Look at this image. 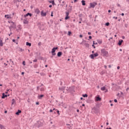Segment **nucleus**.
I'll list each match as a JSON object with an SVG mask.
<instances>
[{"instance_id": "obj_1", "label": "nucleus", "mask_w": 129, "mask_h": 129, "mask_svg": "<svg viewBox=\"0 0 129 129\" xmlns=\"http://www.w3.org/2000/svg\"><path fill=\"white\" fill-rule=\"evenodd\" d=\"M101 55L105 56V57H108V52L105 49H102L101 50Z\"/></svg>"}, {"instance_id": "obj_2", "label": "nucleus", "mask_w": 129, "mask_h": 129, "mask_svg": "<svg viewBox=\"0 0 129 129\" xmlns=\"http://www.w3.org/2000/svg\"><path fill=\"white\" fill-rule=\"evenodd\" d=\"M35 126H37V127H40V126H43V122L40 120H38L35 124Z\"/></svg>"}, {"instance_id": "obj_3", "label": "nucleus", "mask_w": 129, "mask_h": 129, "mask_svg": "<svg viewBox=\"0 0 129 129\" xmlns=\"http://www.w3.org/2000/svg\"><path fill=\"white\" fill-rule=\"evenodd\" d=\"M56 50H58V47H53L52 49V50H51L52 56H56V52H56Z\"/></svg>"}, {"instance_id": "obj_4", "label": "nucleus", "mask_w": 129, "mask_h": 129, "mask_svg": "<svg viewBox=\"0 0 129 129\" xmlns=\"http://www.w3.org/2000/svg\"><path fill=\"white\" fill-rule=\"evenodd\" d=\"M9 23H11V24H13V25H11L10 27H9V29L10 30V31H12V29H13V28H16V24H15V23L13 22H9Z\"/></svg>"}, {"instance_id": "obj_5", "label": "nucleus", "mask_w": 129, "mask_h": 129, "mask_svg": "<svg viewBox=\"0 0 129 129\" xmlns=\"http://www.w3.org/2000/svg\"><path fill=\"white\" fill-rule=\"evenodd\" d=\"M96 5V3H90V7L88 8V9H91V8H93V9H94V8H95Z\"/></svg>"}, {"instance_id": "obj_6", "label": "nucleus", "mask_w": 129, "mask_h": 129, "mask_svg": "<svg viewBox=\"0 0 129 129\" xmlns=\"http://www.w3.org/2000/svg\"><path fill=\"white\" fill-rule=\"evenodd\" d=\"M92 110H93V112H95V113H97V112H98V109L96 107H94Z\"/></svg>"}, {"instance_id": "obj_7", "label": "nucleus", "mask_w": 129, "mask_h": 129, "mask_svg": "<svg viewBox=\"0 0 129 129\" xmlns=\"http://www.w3.org/2000/svg\"><path fill=\"white\" fill-rule=\"evenodd\" d=\"M66 90H67V91H69V92H71L72 91H73V87H70L69 88L67 87Z\"/></svg>"}, {"instance_id": "obj_8", "label": "nucleus", "mask_w": 129, "mask_h": 129, "mask_svg": "<svg viewBox=\"0 0 129 129\" xmlns=\"http://www.w3.org/2000/svg\"><path fill=\"white\" fill-rule=\"evenodd\" d=\"M66 18H65V20H68V19H69V12H66Z\"/></svg>"}, {"instance_id": "obj_9", "label": "nucleus", "mask_w": 129, "mask_h": 129, "mask_svg": "<svg viewBox=\"0 0 129 129\" xmlns=\"http://www.w3.org/2000/svg\"><path fill=\"white\" fill-rule=\"evenodd\" d=\"M96 101H101V98L99 97V96L96 97Z\"/></svg>"}, {"instance_id": "obj_10", "label": "nucleus", "mask_w": 129, "mask_h": 129, "mask_svg": "<svg viewBox=\"0 0 129 129\" xmlns=\"http://www.w3.org/2000/svg\"><path fill=\"white\" fill-rule=\"evenodd\" d=\"M46 15H47V13H44V12H43V11L41 12V16L42 17H46Z\"/></svg>"}, {"instance_id": "obj_11", "label": "nucleus", "mask_w": 129, "mask_h": 129, "mask_svg": "<svg viewBox=\"0 0 129 129\" xmlns=\"http://www.w3.org/2000/svg\"><path fill=\"white\" fill-rule=\"evenodd\" d=\"M6 97H8V95H6V94H5V93H3L2 94V98L4 99V98H6Z\"/></svg>"}, {"instance_id": "obj_12", "label": "nucleus", "mask_w": 129, "mask_h": 129, "mask_svg": "<svg viewBox=\"0 0 129 129\" xmlns=\"http://www.w3.org/2000/svg\"><path fill=\"white\" fill-rule=\"evenodd\" d=\"M86 101L87 103H92V102H93V100L91 99H87Z\"/></svg>"}, {"instance_id": "obj_13", "label": "nucleus", "mask_w": 129, "mask_h": 129, "mask_svg": "<svg viewBox=\"0 0 129 129\" xmlns=\"http://www.w3.org/2000/svg\"><path fill=\"white\" fill-rule=\"evenodd\" d=\"M3 45L4 43H3V39H2V38L0 37V46L3 47Z\"/></svg>"}, {"instance_id": "obj_14", "label": "nucleus", "mask_w": 129, "mask_h": 129, "mask_svg": "<svg viewBox=\"0 0 129 129\" xmlns=\"http://www.w3.org/2000/svg\"><path fill=\"white\" fill-rule=\"evenodd\" d=\"M23 23H24V24H29V21H28V20H27V19H24V20H23Z\"/></svg>"}, {"instance_id": "obj_15", "label": "nucleus", "mask_w": 129, "mask_h": 129, "mask_svg": "<svg viewBox=\"0 0 129 129\" xmlns=\"http://www.w3.org/2000/svg\"><path fill=\"white\" fill-rule=\"evenodd\" d=\"M123 42V40H119L118 43V45H119V46H121V44H122Z\"/></svg>"}, {"instance_id": "obj_16", "label": "nucleus", "mask_w": 129, "mask_h": 129, "mask_svg": "<svg viewBox=\"0 0 129 129\" xmlns=\"http://www.w3.org/2000/svg\"><path fill=\"white\" fill-rule=\"evenodd\" d=\"M21 112H22V111L21 110H18V111L16 113V115H19Z\"/></svg>"}, {"instance_id": "obj_17", "label": "nucleus", "mask_w": 129, "mask_h": 129, "mask_svg": "<svg viewBox=\"0 0 129 129\" xmlns=\"http://www.w3.org/2000/svg\"><path fill=\"white\" fill-rule=\"evenodd\" d=\"M35 14H39V13H40V10H39V9H35Z\"/></svg>"}, {"instance_id": "obj_18", "label": "nucleus", "mask_w": 129, "mask_h": 129, "mask_svg": "<svg viewBox=\"0 0 129 129\" xmlns=\"http://www.w3.org/2000/svg\"><path fill=\"white\" fill-rule=\"evenodd\" d=\"M62 56V52L59 51L57 53V57H61Z\"/></svg>"}, {"instance_id": "obj_19", "label": "nucleus", "mask_w": 129, "mask_h": 129, "mask_svg": "<svg viewBox=\"0 0 129 129\" xmlns=\"http://www.w3.org/2000/svg\"><path fill=\"white\" fill-rule=\"evenodd\" d=\"M28 16H30V17H32V14L30 13H27V14L25 15H24V17H28Z\"/></svg>"}, {"instance_id": "obj_20", "label": "nucleus", "mask_w": 129, "mask_h": 129, "mask_svg": "<svg viewBox=\"0 0 129 129\" xmlns=\"http://www.w3.org/2000/svg\"><path fill=\"white\" fill-rule=\"evenodd\" d=\"M65 88H66L65 87H63L62 88H59V90H61V91H63L65 90Z\"/></svg>"}, {"instance_id": "obj_21", "label": "nucleus", "mask_w": 129, "mask_h": 129, "mask_svg": "<svg viewBox=\"0 0 129 129\" xmlns=\"http://www.w3.org/2000/svg\"><path fill=\"white\" fill-rule=\"evenodd\" d=\"M82 4V6H85L86 5V4L85 3V1L83 0L81 2Z\"/></svg>"}, {"instance_id": "obj_22", "label": "nucleus", "mask_w": 129, "mask_h": 129, "mask_svg": "<svg viewBox=\"0 0 129 129\" xmlns=\"http://www.w3.org/2000/svg\"><path fill=\"white\" fill-rule=\"evenodd\" d=\"M85 47H86L87 48H89V44L87 43H85L84 44Z\"/></svg>"}, {"instance_id": "obj_23", "label": "nucleus", "mask_w": 129, "mask_h": 129, "mask_svg": "<svg viewBox=\"0 0 129 129\" xmlns=\"http://www.w3.org/2000/svg\"><path fill=\"white\" fill-rule=\"evenodd\" d=\"M49 3H50V4H52V5L53 6H54V5H55V2L54 1H49Z\"/></svg>"}, {"instance_id": "obj_24", "label": "nucleus", "mask_w": 129, "mask_h": 129, "mask_svg": "<svg viewBox=\"0 0 129 129\" xmlns=\"http://www.w3.org/2000/svg\"><path fill=\"white\" fill-rule=\"evenodd\" d=\"M26 46H29V47H31V46H32V44L29 42H26Z\"/></svg>"}, {"instance_id": "obj_25", "label": "nucleus", "mask_w": 129, "mask_h": 129, "mask_svg": "<svg viewBox=\"0 0 129 129\" xmlns=\"http://www.w3.org/2000/svg\"><path fill=\"white\" fill-rule=\"evenodd\" d=\"M43 97H44V95H40L38 96V98H39V99H42V98Z\"/></svg>"}, {"instance_id": "obj_26", "label": "nucleus", "mask_w": 129, "mask_h": 129, "mask_svg": "<svg viewBox=\"0 0 129 129\" xmlns=\"http://www.w3.org/2000/svg\"><path fill=\"white\" fill-rule=\"evenodd\" d=\"M90 57L91 58V59H94V55L93 54H91V55H90Z\"/></svg>"}, {"instance_id": "obj_27", "label": "nucleus", "mask_w": 129, "mask_h": 129, "mask_svg": "<svg viewBox=\"0 0 129 129\" xmlns=\"http://www.w3.org/2000/svg\"><path fill=\"white\" fill-rule=\"evenodd\" d=\"M105 87H103L102 88H101V90H102V91H104V90H105Z\"/></svg>"}, {"instance_id": "obj_28", "label": "nucleus", "mask_w": 129, "mask_h": 129, "mask_svg": "<svg viewBox=\"0 0 129 129\" xmlns=\"http://www.w3.org/2000/svg\"><path fill=\"white\" fill-rule=\"evenodd\" d=\"M83 97H88V95L85 94H83L82 95Z\"/></svg>"}, {"instance_id": "obj_29", "label": "nucleus", "mask_w": 129, "mask_h": 129, "mask_svg": "<svg viewBox=\"0 0 129 129\" xmlns=\"http://www.w3.org/2000/svg\"><path fill=\"white\" fill-rule=\"evenodd\" d=\"M93 54L94 55V57H97V56H98V53H97Z\"/></svg>"}, {"instance_id": "obj_30", "label": "nucleus", "mask_w": 129, "mask_h": 129, "mask_svg": "<svg viewBox=\"0 0 129 129\" xmlns=\"http://www.w3.org/2000/svg\"><path fill=\"white\" fill-rule=\"evenodd\" d=\"M16 102V100H15L14 99H12V104H14V103Z\"/></svg>"}, {"instance_id": "obj_31", "label": "nucleus", "mask_w": 129, "mask_h": 129, "mask_svg": "<svg viewBox=\"0 0 129 129\" xmlns=\"http://www.w3.org/2000/svg\"><path fill=\"white\" fill-rule=\"evenodd\" d=\"M71 34H72V32H71V31H69L68 32V35L69 36H71Z\"/></svg>"}, {"instance_id": "obj_32", "label": "nucleus", "mask_w": 129, "mask_h": 129, "mask_svg": "<svg viewBox=\"0 0 129 129\" xmlns=\"http://www.w3.org/2000/svg\"><path fill=\"white\" fill-rule=\"evenodd\" d=\"M44 90H45V89L44 88H40V91H44Z\"/></svg>"}, {"instance_id": "obj_33", "label": "nucleus", "mask_w": 129, "mask_h": 129, "mask_svg": "<svg viewBox=\"0 0 129 129\" xmlns=\"http://www.w3.org/2000/svg\"><path fill=\"white\" fill-rule=\"evenodd\" d=\"M105 26H106L107 27H108V26H109V22H107V23L105 24Z\"/></svg>"}, {"instance_id": "obj_34", "label": "nucleus", "mask_w": 129, "mask_h": 129, "mask_svg": "<svg viewBox=\"0 0 129 129\" xmlns=\"http://www.w3.org/2000/svg\"><path fill=\"white\" fill-rule=\"evenodd\" d=\"M22 64H23V65H24V66H26V61H23L22 62Z\"/></svg>"}, {"instance_id": "obj_35", "label": "nucleus", "mask_w": 129, "mask_h": 129, "mask_svg": "<svg viewBox=\"0 0 129 129\" xmlns=\"http://www.w3.org/2000/svg\"><path fill=\"white\" fill-rule=\"evenodd\" d=\"M3 127H4V126H3V125L0 124V129H3Z\"/></svg>"}, {"instance_id": "obj_36", "label": "nucleus", "mask_w": 129, "mask_h": 129, "mask_svg": "<svg viewBox=\"0 0 129 129\" xmlns=\"http://www.w3.org/2000/svg\"><path fill=\"white\" fill-rule=\"evenodd\" d=\"M34 68H37V67H38V64H35L34 66Z\"/></svg>"}, {"instance_id": "obj_37", "label": "nucleus", "mask_w": 129, "mask_h": 129, "mask_svg": "<svg viewBox=\"0 0 129 129\" xmlns=\"http://www.w3.org/2000/svg\"><path fill=\"white\" fill-rule=\"evenodd\" d=\"M19 51H20L21 52H23V51H24V49H23L22 48H20Z\"/></svg>"}, {"instance_id": "obj_38", "label": "nucleus", "mask_w": 129, "mask_h": 129, "mask_svg": "<svg viewBox=\"0 0 129 129\" xmlns=\"http://www.w3.org/2000/svg\"><path fill=\"white\" fill-rule=\"evenodd\" d=\"M98 43L99 44H101V43H102V41H98Z\"/></svg>"}, {"instance_id": "obj_39", "label": "nucleus", "mask_w": 129, "mask_h": 129, "mask_svg": "<svg viewBox=\"0 0 129 129\" xmlns=\"http://www.w3.org/2000/svg\"><path fill=\"white\" fill-rule=\"evenodd\" d=\"M36 104L37 105H39V104H40V103H39V102H37L36 103Z\"/></svg>"}, {"instance_id": "obj_40", "label": "nucleus", "mask_w": 129, "mask_h": 129, "mask_svg": "<svg viewBox=\"0 0 129 129\" xmlns=\"http://www.w3.org/2000/svg\"><path fill=\"white\" fill-rule=\"evenodd\" d=\"M37 90H39V89H40V86H37Z\"/></svg>"}, {"instance_id": "obj_41", "label": "nucleus", "mask_w": 129, "mask_h": 129, "mask_svg": "<svg viewBox=\"0 0 129 129\" xmlns=\"http://www.w3.org/2000/svg\"><path fill=\"white\" fill-rule=\"evenodd\" d=\"M89 39H92V37L91 36H89Z\"/></svg>"}, {"instance_id": "obj_42", "label": "nucleus", "mask_w": 129, "mask_h": 129, "mask_svg": "<svg viewBox=\"0 0 129 129\" xmlns=\"http://www.w3.org/2000/svg\"><path fill=\"white\" fill-rule=\"evenodd\" d=\"M37 61H38L37 59H35L33 60V62H37Z\"/></svg>"}, {"instance_id": "obj_43", "label": "nucleus", "mask_w": 129, "mask_h": 129, "mask_svg": "<svg viewBox=\"0 0 129 129\" xmlns=\"http://www.w3.org/2000/svg\"><path fill=\"white\" fill-rule=\"evenodd\" d=\"M114 102H117V99H114Z\"/></svg>"}, {"instance_id": "obj_44", "label": "nucleus", "mask_w": 129, "mask_h": 129, "mask_svg": "<svg viewBox=\"0 0 129 129\" xmlns=\"http://www.w3.org/2000/svg\"><path fill=\"white\" fill-rule=\"evenodd\" d=\"M41 44H42V43H41V42H39V43H38V45H39V46H41Z\"/></svg>"}, {"instance_id": "obj_45", "label": "nucleus", "mask_w": 129, "mask_h": 129, "mask_svg": "<svg viewBox=\"0 0 129 129\" xmlns=\"http://www.w3.org/2000/svg\"><path fill=\"white\" fill-rule=\"evenodd\" d=\"M50 16H51V17H53V12H51V14Z\"/></svg>"}, {"instance_id": "obj_46", "label": "nucleus", "mask_w": 129, "mask_h": 129, "mask_svg": "<svg viewBox=\"0 0 129 129\" xmlns=\"http://www.w3.org/2000/svg\"><path fill=\"white\" fill-rule=\"evenodd\" d=\"M117 7H119V8H120V5H119V4H118L117 5Z\"/></svg>"}, {"instance_id": "obj_47", "label": "nucleus", "mask_w": 129, "mask_h": 129, "mask_svg": "<svg viewBox=\"0 0 129 129\" xmlns=\"http://www.w3.org/2000/svg\"><path fill=\"white\" fill-rule=\"evenodd\" d=\"M105 90V93H106V92H107V91H108V90L107 89H106V90Z\"/></svg>"}, {"instance_id": "obj_48", "label": "nucleus", "mask_w": 129, "mask_h": 129, "mask_svg": "<svg viewBox=\"0 0 129 129\" xmlns=\"http://www.w3.org/2000/svg\"><path fill=\"white\" fill-rule=\"evenodd\" d=\"M113 19H115L116 20H117V17H113Z\"/></svg>"}, {"instance_id": "obj_49", "label": "nucleus", "mask_w": 129, "mask_h": 129, "mask_svg": "<svg viewBox=\"0 0 129 129\" xmlns=\"http://www.w3.org/2000/svg\"><path fill=\"white\" fill-rule=\"evenodd\" d=\"M82 37H83V36L82 35H80V38H82Z\"/></svg>"}, {"instance_id": "obj_50", "label": "nucleus", "mask_w": 129, "mask_h": 129, "mask_svg": "<svg viewBox=\"0 0 129 129\" xmlns=\"http://www.w3.org/2000/svg\"><path fill=\"white\" fill-rule=\"evenodd\" d=\"M92 47H93L94 49H95V46L94 45H92Z\"/></svg>"}, {"instance_id": "obj_51", "label": "nucleus", "mask_w": 129, "mask_h": 129, "mask_svg": "<svg viewBox=\"0 0 129 129\" xmlns=\"http://www.w3.org/2000/svg\"><path fill=\"white\" fill-rule=\"evenodd\" d=\"M49 111H50V112H53V110L50 109Z\"/></svg>"}, {"instance_id": "obj_52", "label": "nucleus", "mask_w": 129, "mask_h": 129, "mask_svg": "<svg viewBox=\"0 0 129 129\" xmlns=\"http://www.w3.org/2000/svg\"><path fill=\"white\" fill-rule=\"evenodd\" d=\"M104 68H105V69H106V68H107V67L106 65H105L104 66Z\"/></svg>"}, {"instance_id": "obj_53", "label": "nucleus", "mask_w": 129, "mask_h": 129, "mask_svg": "<svg viewBox=\"0 0 129 129\" xmlns=\"http://www.w3.org/2000/svg\"><path fill=\"white\" fill-rule=\"evenodd\" d=\"M88 35H91V32H88Z\"/></svg>"}, {"instance_id": "obj_54", "label": "nucleus", "mask_w": 129, "mask_h": 129, "mask_svg": "<svg viewBox=\"0 0 129 129\" xmlns=\"http://www.w3.org/2000/svg\"><path fill=\"white\" fill-rule=\"evenodd\" d=\"M120 68V67H119V66H118L117 67V69L118 70V69H119Z\"/></svg>"}, {"instance_id": "obj_55", "label": "nucleus", "mask_w": 129, "mask_h": 129, "mask_svg": "<svg viewBox=\"0 0 129 129\" xmlns=\"http://www.w3.org/2000/svg\"><path fill=\"white\" fill-rule=\"evenodd\" d=\"M18 3H21V0H17Z\"/></svg>"}, {"instance_id": "obj_56", "label": "nucleus", "mask_w": 129, "mask_h": 129, "mask_svg": "<svg viewBox=\"0 0 129 129\" xmlns=\"http://www.w3.org/2000/svg\"><path fill=\"white\" fill-rule=\"evenodd\" d=\"M57 113H58V115L60 114V113H59V110H57Z\"/></svg>"}, {"instance_id": "obj_57", "label": "nucleus", "mask_w": 129, "mask_h": 129, "mask_svg": "<svg viewBox=\"0 0 129 129\" xmlns=\"http://www.w3.org/2000/svg\"><path fill=\"white\" fill-rule=\"evenodd\" d=\"M5 18H7V17H9V15H6L5 16Z\"/></svg>"}, {"instance_id": "obj_58", "label": "nucleus", "mask_w": 129, "mask_h": 129, "mask_svg": "<svg viewBox=\"0 0 129 129\" xmlns=\"http://www.w3.org/2000/svg\"><path fill=\"white\" fill-rule=\"evenodd\" d=\"M21 74H22V75H24V74H25V73L24 72H22Z\"/></svg>"}, {"instance_id": "obj_59", "label": "nucleus", "mask_w": 129, "mask_h": 129, "mask_svg": "<svg viewBox=\"0 0 129 129\" xmlns=\"http://www.w3.org/2000/svg\"><path fill=\"white\" fill-rule=\"evenodd\" d=\"M93 45H95V43L94 41L93 42Z\"/></svg>"}, {"instance_id": "obj_60", "label": "nucleus", "mask_w": 129, "mask_h": 129, "mask_svg": "<svg viewBox=\"0 0 129 129\" xmlns=\"http://www.w3.org/2000/svg\"><path fill=\"white\" fill-rule=\"evenodd\" d=\"M108 13H111V10H108Z\"/></svg>"}, {"instance_id": "obj_61", "label": "nucleus", "mask_w": 129, "mask_h": 129, "mask_svg": "<svg viewBox=\"0 0 129 129\" xmlns=\"http://www.w3.org/2000/svg\"><path fill=\"white\" fill-rule=\"evenodd\" d=\"M125 37L124 36H122V39H125Z\"/></svg>"}, {"instance_id": "obj_62", "label": "nucleus", "mask_w": 129, "mask_h": 129, "mask_svg": "<svg viewBox=\"0 0 129 129\" xmlns=\"http://www.w3.org/2000/svg\"><path fill=\"white\" fill-rule=\"evenodd\" d=\"M13 42H16V40L13 39Z\"/></svg>"}, {"instance_id": "obj_63", "label": "nucleus", "mask_w": 129, "mask_h": 129, "mask_svg": "<svg viewBox=\"0 0 129 129\" xmlns=\"http://www.w3.org/2000/svg\"><path fill=\"white\" fill-rule=\"evenodd\" d=\"M51 7H52V5H49V8H51Z\"/></svg>"}, {"instance_id": "obj_64", "label": "nucleus", "mask_w": 129, "mask_h": 129, "mask_svg": "<svg viewBox=\"0 0 129 129\" xmlns=\"http://www.w3.org/2000/svg\"><path fill=\"white\" fill-rule=\"evenodd\" d=\"M106 129H112V128L109 127V128H107Z\"/></svg>"}]
</instances>
